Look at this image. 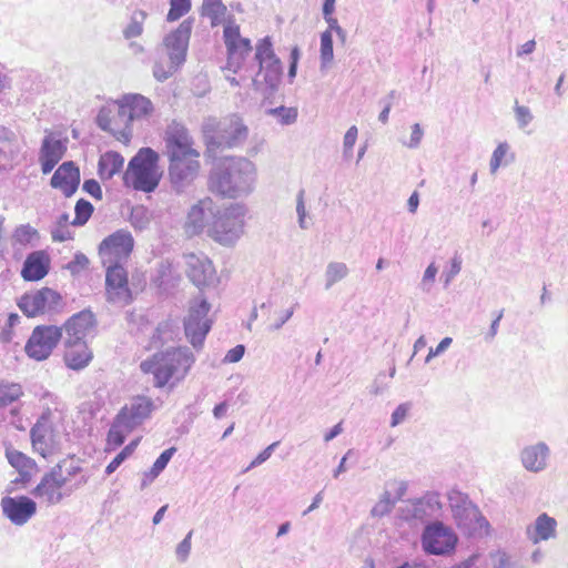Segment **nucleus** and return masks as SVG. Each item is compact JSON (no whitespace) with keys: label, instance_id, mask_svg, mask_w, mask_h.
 I'll return each mask as SVG.
<instances>
[{"label":"nucleus","instance_id":"f257e3e1","mask_svg":"<svg viewBox=\"0 0 568 568\" xmlns=\"http://www.w3.org/2000/svg\"><path fill=\"white\" fill-rule=\"evenodd\" d=\"M255 182V164L246 158L231 156L213 164L207 186L220 197L235 200L252 193Z\"/></svg>","mask_w":568,"mask_h":568},{"label":"nucleus","instance_id":"f03ea898","mask_svg":"<svg viewBox=\"0 0 568 568\" xmlns=\"http://www.w3.org/2000/svg\"><path fill=\"white\" fill-rule=\"evenodd\" d=\"M202 133L206 155L216 158L224 150L241 146L248 136V129L237 114H230L222 119L206 118Z\"/></svg>","mask_w":568,"mask_h":568},{"label":"nucleus","instance_id":"7ed1b4c3","mask_svg":"<svg viewBox=\"0 0 568 568\" xmlns=\"http://www.w3.org/2000/svg\"><path fill=\"white\" fill-rule=\"evenodd\" d=\"M194 362L195 356L189 347H178L155 353L152 359L143 361L140 368L143 373L153 374L156 387H164L171 378L182 381Z\"/></svg>","mask_w":568,"mask_h":568},{"label":"nucleus","instance_id":"20e7f679","mask_svg":"<svg viewBox=\"0 0 568 568\" xmlns=\"http://www.w3.org/2000/svg\"><path fill=\"white\" fill-rule=\"evenodd\" d=\"M159 154L151 148H141L129 161L123 181L134 190L145 193L153 192L161 180L159 172Z\"/></svg>","mask_w":568,"mask_h":568},{"label":"nucleus","instance_id":"39448f33","mask_svg":"<svg viewBox=\"0 0 568 568\" xmlns=\"http://www.w3.org/2000/svg\"><path fill=\"white\" fill-rule=\"evenodd\" d=\"M245 213V206L240 203L231 204L224 210L216 207L209 236L222 245L234 244L243 233Z\"/></svg>","mask_w":568,"mask_h":568},{"label":"nucleus","instance_id":"423d86ee","mask_svg":"<svg viewBox=\"0 0 568 568\" xmlns=\"http://www.w3.org/2000/svg\"><path fill=\"white\" fill-rule=\"evenodd\" d=\"M211 304L203 296L194 298L184 318V332L192 346L202 348L205 337L211 331L212 321L207 317Z\"/></svg>","mask_w":568,"mask_h":568},{"label":"nucleus","instance_id":"0eeeda50","mask_svg":"<svg viewBox=\"0 0 568 568\" xmlns=\"http://www.w3.org/2000/svg\"><path fill=\"white\" fill-rule=\"evenodd\" d=\"M458 538L452 527L435 520L427 524L420 536L423 550L428 555L447 556L457 546Z\"/></svg>","mask_w":568,"mask_h":568},{"label":"nucleus","instance_id":"6e6552de","mask_svg":"<svg viewBox=\"0 0 568 568\" xmlns=\"http://www.w3.org/2000/svg\"><path fill=\"white\" fill-rule=\"evenodd\" d=\"M18 306L28 317H36L44 313H59L63 308L62 296L50 287H42L32 293L23 294Z\"/></svg>","mask_w":568,"mask_h":568},{"label":"nucleus","instance_id":"1a4fd4ad","mask_svg":"<svg viewBox=\"0 0 568 568\" xmlns=\"http://www.w3.org/2000/svg\"><path fill=\"white\" fill-rule=\"evenodd\" d=\"M62 337V328L55 325L36 326L26 343V354L38 362L47 359Z\"/></svg>","mask_w":568,"mask_h":568},{"label":"nucleus","instance_id":"9d476101","mask_svg":"<svg viewBox=\"0 0 568 568\" xmlns=\"http://www.w3.org/2000/svg\"><path fill=\"white\" fill-rule=\"evenodd\" d=\"M134 247V240L128 230H118L99 245L102 263H126Z\"/></svg>","mask_w":568,"mask_h":568},{"label":"nucleus","instance_id":"9b49d317","mask_svg":"<svg viewBox=\"0 0 568 568\" xmlns=\"http://www.w3.org/2000/svg\"><path fill=\"white\" fill-rule=\"evenodd\" d=\"M193 23V18L183 20L175 30L171 31L163 39V44L173 69H180L186 60Z\"/></svg>","mask_w":568,"mask_h":568},{"label":"nucleus","instance_id":"f8f14e48","mask_svg":"<svg viewBox=\"0 0 568 568\" xmlns=\"http://www.w3.org/2000/svg\"><path fill=\"white\" fill-rule=\"evenodd\" d=\"M200 156H170L169 178L172 189L176 193H182L196 179L200 171Z\"/></svg>","mask_w":568,"mask_h":568},{"label":"nucleus","instance_id":"ddd939ff","mask_svg":"<svg viewBox=\"0 0 568 568\" xmlns=\"http://www.w3.org/2000/svg\"><path fill=\"white\" fill-rule=\"evenodd\" d=\"M106 270L105 287L110 303L126 305L132 301L131 291L128 286V273L125 263H102Z\"/></svg>","mask_w":568,"mask_h":568},{"label":"nucleus","instance_id":"4468645a","mask_svg":"<svg viewBox=\"0 0 568 568\" xmlns=\"http://www.w3.org/2000/svg\"><path fill=\"white\" fill-rule=\"evenodd\" d=\"M165 153L170 156H200L193 148L194 141L189 130L181 123L173 121L164 133Z\"/></svg>","mask_w":568,"mask_h":568},{"label":"nucleus","instance_id":"2eb2a0df","mask_svg":"<svg viewBox=\"0 0 568 568\" xmlns=\"http://www.w3.org/2000/svg\"><path fill=\"white\" fill-rule=\"evenodd\" d=\"M67 484V477L62 474L61 465H55L50 471L45 473L40 483L32 489L31 494L36 498H43L48 505H57L64 498L61 491Z\"/></svg>","mask_w":568,"mask_h":568},{"label":"nucleus","instance_id":"dca6fc26","mask_svg":"<svg viewBox=\"0 0 568 568\" xmlns=\"http://www.w3.org/2000/svg\"><path fill=\"white\" fill-rule=\"evenodd\" d=\"M186 265L187 277L199 288L213 286L217 282L216 271L207 256L189 254Z\"/></svg>","mask_w":568,"mask_h":568},{"label":"nucleus","instance_id":"f3484780","mask_svg":"<svg viewBox=\"0 0 568 568\" xmlns=\"http://www.w3.org/2000/svg\"><path fill=\"white\" fill-rule=\"evenodd\" d=\"M1 508L13 525L22 526L36 515L37 503L28 496H6L1 499Z\"/></svg>","mask_w":568,"mask_h":568},{"label":"nucleus","instance_id":"a211bd4d","mask_svg":"<svg viewBox=\"0 0 568 568\" xmlns=\"http://www.w3.org/2000/svg\"><path fill=\"white\" fill-rule=\"evenodd\" d=\"M68 150V139H57L52 133L42 140L39 162L43 174H49L61 161Z\"/></svg>","mask_w":568,"mask_h":568},{"label":"nucleus","instance_id":"6ab92c4d","mask_svg":"<svg viewBox=\"0 0 568 568\" xmlns=\"http://www.w3.org/2000/svg\"><path fill=\"white\" fill-rule=\"evenodd\" d=\"M80 170L73 161L63 162L53 173L50 185L59 189L65 197H71L80 184Z\"/></svg>","mask_w":568,"mask_h":568},{"label":"nucleus","instance_id":"aec40b11","mask_svg":"<svg viewBox=\"0 0 568 568\" xmlns=\"http://www.w3.org/2000/svg\"><path fill=\"white\" fill-rule=\"evenodd\" d=\"M153 409V402L146 396L134 397L130 404L120 409L116 415H124L123 422L126 424V432H132L141 425Z\"/></svg>","mask_w":568,"mask_h":568},{"label":"nucleus","instance_id":"412c9836","mask_svg":"<svg viewBox=\"0 0 568 568\" xmlns=\"http://www.w3.org/2000/svg\"><path fill=\"white\" fill-rule=\"evenodd\" d=\"M215 211L216 207L211 199L199 201L187 213L186 229L191 230L192 234H200L205 227L209 230Z\"/></svg>","mask_w":568,"mask_h":568},{"label":"nucleus","instance_id":"4be33fe9","mask_svg":"<svg viewBox=\"0 0 568 568\" xmlns=\"http://www.w3.org/2000/svg\"><path fill=\"white\" fill-rule=\"evenodd\" d=\"M52 426L45 416H41L30 429L31 444L34 452L47 458L52 454Z\"/></svg>","mask_w":568,"mask_h":568},{"label":"nucleus","instance_id":"5701e85b","mask_svg":"<svg viewBox=\"0 0 568 568\" xmlns=\"http://www.w3.org/2000/svg\"><path fill=\"white\" fill-rule=\"evenodd\" d=\"M50 270V258L44 251L30 253L22 266L21 276L29 282L42 280Z\"/></svg>","mask_w":568,"mask_h":568},{"label":"nucleus","instance_id":"b1692460","mask_svg":"<svg viewBox=\"0 0 568 568\" xmlns=\"http://www.w3.org/2000/svg\"><path fill=\"white\" fill-rule=\"evenodd\" d=\"M97 325L95 315L90 310L73 314L64 324L68 339L83 341L89 331Z\"/></svg>","mask_w":568,"mask_h":568},{"label":"nucleus","instance_id":"393cba45","mask_svg":"<svg viewBox=\"0 0 568 568\" xmlns=\"http://www.w3.org/2000/svg\"><path fill=\"white\" fill-rule=\"evenodd\" d=\"M442 509L440 495L437 491H428L422 498L412 503L406 519L424 520L435 516Z\"/></svg>","mask_w":568,"mask_h":568},{"label":"nucleus","instance_id":"a878e982","mask_svg":"<svg viewBox=\"0 0 568 568\" xmlns=\"http://www.w3.org/2000/svg\"><path fill=\"white\" fill-rule=\"evenodd\" d=\"M65 345L64 361L69 368L79 371L89 365L92 352L83 341L67 339Z\"/></svg>","mask_w":568,"mask_h":568},{"label":"nucleus","instance_id":"bb28decb","mask_svg":"<svg viewBox=\"0 0 568 568\" xmlns=\"http://www.w3.org/2000/svg\"><path fill=\"white\" fill-rule=\"evenodd\" d=\"M520 456L523 466L527 470L538 473L546 468L549 448L545 443L540 442L525 447Z\"/></svg>","mask_w":568,"mask_h":568},{"label":"nucleus","instance_id":"cd10ccee","mask_svg":"<svg viewBox=\"0 0 568 568\" xmlns=\"http://www.w3.org/2000/svg\"><path fill=\"white\" fill-rule=\"evenodd\" d=\"M557 521L546 513L540 514L532 527L527 528V536L532 544L549 540L556 536Z\"/></svg>","mask_w":568,"mask_h":568},{"label":"nucleus","instance_id":"c85d7f7f","mask_svg":"<svg viewBox=\"0 0 568 568\" xmlns=\"http://www.w3.org/2000/svg\"><path fill=\"white\" fill-rule=\"evenodd\" d=\"M455 520L458 526L469 527L475 521L481 528L488 527L489 523L480 514L478 507L474 503H466V505L458 506L455 504V508L452 509Z\"/></svg>","mask_w":568,"mask_h":568},{"label":"nucleus","instance_id":"c756f323","mask_svg":"<svg viewBox=\"0 0 568 568\" xmlns=\"http://www.w3.org/2000/svg\"><path fill=\"white\" fill-rule=\"evenodd\" d=\"M124 164V158L116 151H106L98 163V174L102 180H110L118 174Z\"/></svg>","mask_w":568,"mask_h":568},{"label":"nucleus","instance_id":"7c9ffc66","mask_svg":"<svg viewBox=\"0 0 568 568\" xmlns=\"http://www.w3.org/2000/svg\"><path fill=\"white\" fill-rule=\"evenodd\" d=\"M260 73H263L264 83L266 87V93L273 94L277 91L282 74H283V65L278 59H273L266 63L258 64Z\"/></svg>","mask_w":568,"mask_h":568},{"label":"nucleus","instance_id":"2f4dec72","mask_svg":"<svg viewBox=\"0 0 568 568\" xmlns=\"http://www.w3.org/2000/svg\"><path fill=\"white\" fill-rule=\"evenodd\" d=\"M97 124L98 126L110 134H112L116 140L119 141H130L131 139V130L126 129H116L113 126V123H115V116L112 115V110L110 108L103 106L100 109L98 115H97Z\"/></svg>","mask_w":568,"mask_h":568},{"label":"nucleus","instance_id":"473e14b6","mask_svg":"<svg viewBox=\"0 0 568 568\" xmlns=\"http://www.w3.org/2000/svg\"><path fill=\"white\" fill-rule=\"evenodd\" d=\"M4 455L10 466L17 471L38 469V465L34 459L22 452L14 449L10 444L6 445Z\"/></svg>","mask_w":568,"mask_h":568},{"label":"nucleus","instance_id":"72a5a7b5","mask_svg":"<svg viewBox=\"0 0 568 568\" xmlns=\"http://www.w3.org/2000/svg\"><path fill=\"white\" fill-rule=\"evenodd\" d=\"M23 395L20 384L0 378V407H7Z\"/></svg>","mask_w":568,"mask_h":568},{"label":"nucleus","instance_id":"f704fd0d","mask_svg":"<svg viewBox=\"0 0 568 568\" xmlns=\"http://www.w3.org/2000/svg\"><path fill=\"white\" fill-rule=\"evenodd\" d=\"M202 10V14L211 19L212 27L219 26L227 11L222 0H203Z\"/></svg>","mask_w":568,"mask_h":568},{"label":"nucleus","instance_id":"c9c22d12","mask_svg":"<svg viewBox=\"0 0 568 568\" xmlns=\"http://www.w3.org/2000/svg\"><path fill=\"white\" fill-rule=\"evenodd\" d=\"M123 100L130 106L134 120L149 114L152 111V103L149 99L140 94H129Z\"/></svg>","mask_w":568,"mask_h":568},{"label":"nucleus","instance_id":"e433bc0d","mask_svg":"<svg viewBox=\"0 0 568 568\" xmlns=\"http://www.w3.org/2000/svg\"><path fill=\"white\" fill-rule=\"evenodd\" d=\"M146 18L148 13L144 10L133 11L129 24L123 29V37L126 40L140 37Z\"/></svg>","mask_w":568,"mask_h":568},{"label":"nucleus","instance_id":"4c0bfd02","mask_svg":"<svg viewBox=\"0 0 568 568\" xmlns=\"http://www.w3.org/2000/svg\"><path fill=\"white\" fill-rule=\"evenodd\" d=\"M124 415H116L109 432L108 443L115 447L121 446L125 440L126 424L122 420Z\"/></svg>","mask_w":568,"mask_h":568},{"label":"nucleus","instance_id":"58836bf2","mask_svg":"<svg viewBox=\"0 0 568 568\" xmlns=\"http://www.w3.org/2000/svg\"><path fill=\"white\" fill-rule=\"evenodd\" d=\"M334 58L333 52V36L331 30H325L321 33V49H320V60H321V70H324L331 64Z\"/></svg>","mask_w":568,"mask_h":568},{"label":"nucleus","instance_id":"ea45409f","mask_svg":"<svg viewBox=\"0 0 568 568\" xmlns=\"http://www.w3.org/2000/svg\"><path fill=\"white\" fill-rule=\"evenodd\" d=\"M395 505L396 503L395 499H393L390 490L385 489L383 494L379 496L378 501L371 509V516L374 518H382L388 515L393 510Z\"/></svg>","mask_w":568,"mask_h":568},{"label":"nucleus","instance_id":"a19ab883","mask_svg":"<svg viewBox=\"0 0 568 568\" xmlns=\"http://www.w3.org/2000/svg\"><path fill=\"white\" fill-rule=\"evenodd\" d=\"M348 274V267L342 262L328 263L325 272L326 284L325 288H331L335 283L345 278Z\"/></svg>","mask_w":568,"mask_h":568},{"label":"nucleus","instance_id":"79ce46f5","mask_svg":"<svg viewBox=\"0 0 568 568\" xmlns=\"http://www.w3.org/2000/svg\"><path fill=\"white\" fill-rule=\"evenodd\" d=\"M251 51L252 45L250 39L240 37L239 42L236 43V58L234 60L227 59V69L236 72Z\"/></svg>","mask_w":568,"mask_h":568},{"label":"nucleus","instance_id":"37998d69","mask_svg":"<svg viewBox=\"0 0 568 568\" xmlns=\"http://www.w3.org/2000/svg\"><path fill=\"white\" fill-rule=\"evenodd\" d=\"M241 37L240 27L236 24H227L224 27L223 38L224 43L227 49L229 60H234L236 58V43Z\"/></svg>","mask_w":568,"mask_h":568},{"label":"nucleus","instance_id":"c03bdc74","mask_svg":"<svg viewBox=\"0 0 568 568\" xmlns=\"http://www.w3.org/2000/svg\"><path fill=\"white\" fill-rule=\"evenodd\" d=\"M93 211H94V207L89 201H87L84 199L78 200L75 203V206H74L75 216H74L73 221L71 222V224L73 226L84 225L91 217Z\"/></svg>","mask_w":568,"mask_h":568},{"label":"nucleus","instance_id":"a18cd8bd","mask_svg":"<svg viewBox=\"0 0 568 568\" xmlns=\"http://www.w3.org/2000/svg\"><path fill=\"white\" fill-rule=\"evenodd\" d=\"M273 59H278L274 52L273 43L270 37L261 39L256 44L255 60L258 64L266 63Z\"/></svg>","mask_w":568,"mask_h":568},{"label":"nucleus","instance_id":"49530a36","mask_svg":"<svg viewBox=\"0 0 568 568\" xmlns=\"http://www.w3.org/2000/svg\"><path fill=\"white\" fill-rule=\"evenodd\" d=\"M138 444L139 439L132 440L130 444H128L105 467V474L108 476L113 474L121 466V464L133 454Z\"/></svg>","mask_w":568,"mask_h":568},{"label":"nucleus","instance_id":"de8ad7c7","mask_svg":"<svg viewBox=\"0 0 568 568\" xmlns=\"http://www.w3.org/2000/svg\"><path fill=\"white\" fill-rule=\"evenodd\" d=\"M191 0H170V10L166 14V21L174 22L185 16L191 10Z\"/></svg>","mask_w":568,"mask_h":568},{"label":"nucleus","instance_id":"09e8293b","mask_svg":"<svg viewBox=\"0 0 568 568\" xmlns=\"http://www.w3.org/2000/svg\"><path fill=\"white\" fill-rule=\"evenodd\" d=\"M130 223L135 230H145L150 224L148 210L142 205L132 207Z\"/></svg>","mask_w":568,"mask_h":568},{"label":"nucleus","instance_id":"8fccbe9b","mask_svg":"<svg viewBox=\"0 0 568 568\" xmlns=\"http://www.w3.org/2000/svg\"><path fill=\"white\" fill-rule=\"evenodd\" d=\"M509 151V144L507 142H501L497 145V148L494 150L490 162H489V170L491 174H495L498 169L503 165V159L506 156V154ZM508 163H504V165H507Z\"/></svg>","mask_w":568,"mask_h":568},{"label":"nucleus","instance_id":"3c124183","mask_svg":"<svg viewBox=\"0 0 568 568\" xmlns=\"http://www.w3.org/2000/svg\"><path fill=\"white\" fill-rule=\"evenodd\" d=\"M175 452V447H170L160 454L151 467V477H158L165 469Z\"/></svg>","mask_w":568,"mask_h":568},{"label":"nucleus","instance_id":"603ef678","mask_svg":"<svg viewBox=\"0 0 568 568\" xmlns=\"http://www.w3.org/2000/svg\"><path fill=\"white\" fill-rule=\"evenodd\" d=\"M268 114L280 116V122L282 124H292L297 119V111L294 108H286L284 105L270 109L267 111Z\"/></svg>","mask_w":568,"mask_h":568},{"label":"nucleus","instance_id":"864d4df0","mask_svg":"<svg viewBox=\"0 0 568 568\" xmlns=\"http://www.w3.org/2000/svg\"><path fill=\"white\" fill-rule=\"evenodd\" d=\"M36 236L38 231L29 224L19 225L13 233V240L22 245L30 243Z\"/></svg>","mask_w":568,"mask_h":568},{"label":"nucleus","instance_id":"5fc2aeb1","mask_svg":"<svg viewBox=\"0 0 568 568\" xmlns=\"http://www.w3.org/2000/svg\"><path fill=\"white\" fill-rule=\"evenodd\" d=\"M462 271V258L458 254H455V256L450 261V265L447 270H444L442 273V278L444 281V287H448V285L452 283V281L455 278L456 275L459 274Z\"/></svg>","mask_w":568,"mask_h":568},{"label":"nucleus","instance_id":"6e6d98bb","mask_svg":"<svg viewBox=\"0 0 568 568\" xmlns=\"http://www.w3.org/2000/svg\"><path fill=\"white\" fill-rule=\"evenodd\" d=\"M514 112L519 129L526 128L534 119L530 109L528 106L520 105L518 101H515Z\"/></svg>","mask_w":568,"mask_h":568},{"label":"nucleus","instance_id":"4d7b16f0","mask_svg":"<svg viewBox=\"0 0 568 568\" xmlns=\"http://www.w3.org/2000/svg\"><path fill=\"white\" fill-rule=\"evenodd\" d=\"M114 116H115V123H118V122L124 123L123 129L131 130L130 124L134 120V118H133L132 111L130 110V106L123 99L119 102L118 113Z\"/></svg>","mask_w":568,"mask_h":568},{"label":"nucleus","instance_id":"13d9d810","mask_svg":"<svg viewBox=\"0 0 568 568\" xmlns=\"http://www.w3.org/2000/svg\"><path fill=\"white\" fill-rule=\"evenodd\" d=\"M171 338H172V325L170 324V322L159 323V325L156 326V328L153 333V336H152L153 343L159 342L161 344H164L165 342H168Z\"/></svg>","mask_w":568,"mask_h":568},{"label":"nucleus","instance_id":"bf43d9fd","mask_svg":"<svg viewBox=\"0 0 568 568\" xmlns=\"http://www.w3.org/2000/svg\"><path fill=\"white\" fill-rule=\"evenodd\" d=\"M193 530H190L181 542L178 544L175 549L176 558L180 562H185L191 552V540Z\"/></svg>","mask_w":568,"mask_h":568},{"label":"nucleus","instance_id":"052dcab7","mask_svg":"<svg viewBox=\"0 0 568 568\" xmlns=\"http://www.w3.org/2000/svg\"><path fill=\"white\" fill-rule=\"evenodd\" d=\"M358 130L355 125H352L344 135L343 141V153L345 158L352 156L354 144L357 140Z\"/></svg>","mask_w":568,"mask_h":568},{"label":"nucleus","instance_id":"680f3d73","mask_svg":"<svg viewBox=\"0 0 568 568\" xmlns=\"http://www.w3.org/2000/svg\"><path fill=\"white\" fill-rule=\"evenodd\" d=\"M89 265V258L83 253H77L72 261L67 264V270L72 274L77 275Z\"/></svg>","mask_w":568,"mask_h":568},{"label":"nucleus","instance_id":"e2e57ef3","mask_svg":"<svg viewBox=\"0 0 568 568\" xmlns=\"http://www.w3.org/2000/svg\"><path fill=\"white\" fill-rule=\"evenodd\" d=\"M412 408V404L410 403H403V404H399L395 410L392 413V416H390V426L392 427H396L398 426L399 424H402L407 415H408V412Z\"/></svg>","mask_w":568,"mask_h":568},{"label":"nucleus","instance_id":"0e129e2a","mask_svg":"<svg viewBox=\"0 0 568 568\" xmlns=\"http://www.w3.org/2000/svg\"><path fill=\"white\" fill-rule=\"evenodd\" d=\"M424 136V130L419 123H415L412 125V133L408 141H403V144L408 149H417L420 145L422 139Z\"/></svg>","mask_w":568,"mask_h":568},{"label":"nucleus","instance_id":"69168bd1","mask_svg":"<svg viewBox=\"0 0 568 568\" xmlns=\"http://www.w3.org/2000/svg\"><path fill=\"white\" fill-rule=\"evenodd\" d=\"M280 445V442H274L272 443L271 445H268L263 452H261L252 462L251 464L247 466L246 470H250L254 467H257L260 465H262L263 463H265L270 457L271 455L273 454V452L275 450V448Z\"/></svg>","mask_w":568,"mask_h":568},{"label":"nucleus","instance_id":"338daca9","mask_svg":"<svg viewBox=\"0 0 568 568\" xmlns=\"http://www.w3.org/2000/svg\"><path fill=\"white\" fill-rule=\"evenodd\" d=\"M438 272V268L435 266L434 263H430L427 268L424 272V276L420 283V287L424 292H429L433 282L435 281L436 274Z\"/></svg>","mask_w":568,"mask_h":568},{"label":"nucleus","instance_id":"774afa93","mask_svg":"<svg viewBox=\"0 0 568 568\" xmlns=\"http://www.w3.org/2000/svg\"><path fill=\"white\" fill-rule=\"evenodd\" d=\"M82 189L97 200L102 199V190L99 182L94 179H89L83 182Z\"/></svg>","mask_w":568,"mask_h":568}]
</instances>
